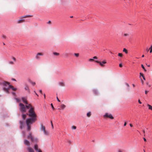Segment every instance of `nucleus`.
<instances>
[{
	"mask_svg": "<svg viewBox=\"0 0 152 152\" xmlns=\"http://www.w3.org/2000/svg\"><path fill=\"white\" fill-rule=\"evenodd\" d=\"M3 84L4 86L3 90L7 93H10L9 90L10 89H11L13 91H15L16 90V88H14L13 86L10 85L8 82L4 81L3 82Z\"/></svg>",
	"mask_w": 152,
	"mask_h": 152,
	"instance_id": "nucleus-1",
	"label": "nucleus"
},
{
	"mask_svg": "<svg viewBox=\"0 0 152 152\" xmlns=\"http://www.w3.org/2000/svg\"><path fill=\"white\" fill-rule=\"evenodd\" d=\"M28 113L29 114L28 115L31 118H28V119L32 120V121H35L36 120L37 115L35 113L34 107L31 108L28 111Z\"/></svg>",
	"mask_w": 152,
	"mask_h": 152,
	"instance_id": "nucleus-2",
	"label": "nucleus"
},
{
	"mask_svg": "<svg viewBox=\"0 0 152 152\" xmlns=\"http://www.w3.org/2000/svg\"><path fill=\"white\" fill-rule=\"evenodd\" d=\"M35 121H32V120L30 119H27L26 121V124L27 126V130L30 131L31 129V126L30 124H32Z\"/></svg>",
	"mask_w": 152,
	"mask_h": 152,
	"instance_id": "nucleus-3",
	"label": "nucleus"
},
{
	"mask_svg": "<svg viewBox=\"0 0 152 152\" xmlns=\"http://www.w3.org/2000/svg\"><path fill=\"white\" fill-rule=\"evenodd\" d=\"M20 111L23 112H25L26 111V106L23 104L20 103Z\"/></svg>",
	"mask_w": 152,
	"mask_h": 152,
	"instance_id": "nucleus-4",
	"label": "nucleus"
},
{
	"mask_svg": "<svg viewBox=\"0 0 152 152\" xmlns=\"http://www.w3.org/2000/svg\"><path fill=\"white\" fill-rule=\"evenodd\" d=\"M40 129L41 130L43 131L44 134L46 135H48V132L47 131L45 130V126H44L42 125H41Z\"/></svg>",
	"mask_w": 152,
	"mask_h": 152,
	"instance_id": "nucleus-5",
	"label": "nucleus"
},
{
	"mask_svg": "<svg viewBox=\"0 0 152 152\" xmlns=\"http://www.w3.org/2000/svg\"><path fill=\"white\" fill-rule=\"evenodd\" d=\"M103 116L104 118H109L112 119L114 118V117L112 116V114L108 113H106Z\"/></svg>",
	"mask_w": 152,
	"mask_h": 152,
	"instance_id": "nucleus-6",
	"label": "nucleus"
},
{
	"mask_svg": "<svg viewBox=\"0 0 152 152\" xmlns=\"http://www.w3.org/2000/svg\"><path fill=\"white\" fill-rule=\"evenodd\" d=\"M32 17V16L31 15H27L21 17V19H20V23H23L24 21L25 20L23 19V18H25L28 17Z\"/></svg>",
	"mask_w": 152,
	"mask_h": 152,
	"instance_id": "nucleus-7",
	"label": "nucleus"
},
{
	"mask_svg": "<svg viewBox=\"0 0 152 152\" xmlns=\"http://www.w3.org/2000/svg\"><path fill=\"white\" fill-rule=\"evenodd\" d=\"M43 55V53H38L35 56V58L37 59H39L40 58V56H42Z\"/></svg>",
	"mask_w": 152,
	"mask_h": 152,
	"instance_id": "nucleus-8",
	"label": "nucleus"
},
{
	"mask_svg": "<svg viewBox=\"0 0 152 152\" xmlns=\"http://www.w3.org/2000/svg\"><path fill=\"white\" fill-rule=\"evenodd\" d=\"M95 61L97 62V63H99L100 66H104V65L103 64H106V62L105 61H103L102 62L97 61Z\"/></svg>",
	"mask_w": 152,
	"mask_h": 152,
	"instance_id": "nucleus-9",
	"label": "nucleus"
},
{
	"mask_svg": "<svg viewBox=\"0 0 152 152\" xmlns=\"http://www.w3.org/2000/svg\"><path fill=\"white\" fill-rule=\"evenodd\" d=\"M28 138L29 139H31L32 142L34 141V139L32 135V133H30L29 135L28 136Z\"/></svg>",
	"mask_w": 152,
	"mask_h": 152,
	"instance_id": "nucleus-10",
	"label": "nucleus"
},
{
	"mask_svg": "<svg viewBox=\"0 0 152 152\" xmlns=\"http://www.w3.org/2000/svg\"><path fill=\"white\" fill-rule=\"evenodd\" d=\"M23 102L26 104H28V102L27 101V98L26 97H22L21 98Z\"/></svg>",
	"mask_w": 152,
	"mask_h": 152,
	"instance_id": "nucleus-11",
	"label": "nucleus"
},
{
	"mask_svg": "<svg viewBox=\"0 0 152 152\" xmlns=\"http://www.w3.org/2000/svg\"><path fill=\"white\" fill-rule=\"evenodd\" d=\"M12 95L14 96H15V93L14 92H12ZM15 99V100L16 102H19V99L17 98H16L15 96H14Z\"/></svg>",
	"mask_w": 152,
	"mask_h": 152,
	"instance_id": "nucleus-12",
	"label": "nucleus"
},
{
	"mask_svg": "<svg viewBox=\"0 0 152 152\" xmlns=\"http://www.w3.org/2000/svg\"><path fill=\"white\" fill-rule=\"evenodd\" d=\"M24 89L25 90L27 91L29 93H30V89L29 88L28 86L27 85H26L25 86L24 88Z\"/></svg>",
	"mask_w": 152,
	"mask_h": 152,
	"instance_id": "nucleus-13",
	"label": "nucleus"
},
{
	"mask_svg": "<svg viewBox=\"0 0 152 152\" xmlns=\"http://www.w3.org/2000/svg\"><path fill=\"white\" fill-rule=\"evenodd\" d=\"M24 144L28 146H29L30 145V142L29 141L27 140H25L24 141Z\"/></svg>",
	"mask_w": 152,
	"mask_h": 152,
	"instance_id": "nucleus-14",
	"label": "nucleus"
},
{
	"mask_svg": "<svg viewBox=\"0 0 152 152\" xmlns=\"http://www.w3.org/2000/svg\"><path fill=\"white\" fill-rule=\"evenodd\" d=\"M28 152H34V150L31 148L29 147L27 148Z\"/></svg>",
	"mask_w": 152,
	"mask_h": 152,
	"instance_id": "nucleus-15",
	"label": "nucleus"
},
{
	"mask_svg": "<svg viewBox=\"0 0 152 152\" xmlns=\"http://www.w3.org/2000/svg\"><path fill=\"white\" fill-rule=\"evenodd\" d=\"M66 107V106L64 104H62L60 106V107L61 108H58V109H61L64 110Z\"/></svg>",
	"mask_w": 152,
	"mask_h": 152,
	"instance_id": "nucleus-16",
	"label": "nucleus"
},
{
	"mask_svg": "<svg viewBox=\"0 0 152 152\" xmlns=\"http://www.w3.org/2000/svg\"><path fill=\"white\" fill-rule=\"evenodd\" d=\"M93 93L95 95H97L98 94V91L96 89H94L93 90Z\"/></svg>",
	"mask_w": 152,
	"mask_h": 152,
	"instance_id": "nucleus-17",
	"label": "nucleus"
},
{
	"mask_svg": "<svg viewBox=\"0 0 152 152\" xmlns=\"http://www.w3.org/2000/svg\"><path fill=\"white\" fill-rule=\"evenodd\" d=\"M63 55L65 58H67L69 56L68 54L66 53H63Z\"/></svg>",
	"mask_w": 152,
	"mask_h": 152,
	"instance_id": "nucleus-18",
	"label": "nucleus"
},
{
	"mask_svg": "<svg viewBox=\"0 0 152 152\" xmlns=\"http://www.w3.org/2000/svg\"><path fill=\"white\" fill-rule=\"evenodd\" d=\"M26 108L27 109H29V108H31V107H32L31 105V104H29L28 105H26Z\"/></svg>",
	"mask_w": 152,
	"mask_h": 152,
	"instance_id": "nucleus-19",
	"label": "nucleus"
},
{
	"mask_svg": "<svg viewBox=\"0 0 152 152\" xmlns=\"http://www.w3.org/2000/svg\"><path fill=\"white\" fill-rule=\"evenodd\" d=\"M34 148L36 151L39 150L38 148V146L37 144H36L34 145Z\"/></svg>",
	"mask_w": 152,
	"mask_h": 152,
	"instance_id": "nucleus-20",
	"label": "nucleus"
},
{
	"mask_svg": "<svg viewBox=\"0 0 152 152\" xmlns=\"http://www.w3.org/2000/svg\"><path fill=\"white\" fill-rule=\"evenodd\" d=\"M27 115H28V114H23L22 115V117L23 119L24 120L26 119Z\"/></svg>",
	"mask_w": 152,
	"mask_h": 152,
	"instance_id": "nucleus-21",
	"label": "nucleus"
},
{
	"mask_svg": "<svg viewBox=\"0 0 152 152\" xmlns=\"http://www.w3.org/2000/svg\"><path fill=\"white\" fill-rule=\"evenodd\" d=\"M29 82H30L32 85L33 86H34L36 84V83L34 82H33L30 80H29L28 81Z\"/></svg>",
	"mask_w": 152,
	"mask_h": 152,
	"instance_id": "nucleus-22",
	"label": "nucleus"
},
{
	"mask_svg": "<svg viewBox=\"0 0 152 152\" xmlns=\"http://www.w3.org/2000/svg\"><path fill=\"white\" fill-rule=\"evenodd\" d=\"M60 86H65L64 83L63 82H60L59 83Z\"/></svg>",
	"mask_w": 152,
	"mask_h": 152,
	"instance_id": "nucleus-23",
	"label": "nucleus"
},
{
	"mask_svg": "<svg viewBox=\"0 0 152 152\" xmlns=\"http://www.w3.org/2000/svg\"><path fill=\"white\" fill-rule=\"evenodd\" d=\"M147 106L148 107V108L150 110H152V106L149 104H148Z\"/></svg>",
	"mask_w": 152,
	"mask_h": 152,
	"instance_id": "nucleus-24",
	"label": "nucleus"
},
{
	"mask_svg": "<svg viewBox=\"0 0 152 152\" xmlns=\"http://www.w3.org/2000/svg\"><path fill=\"white\" fill-rule=\"evenodd\" d=\"M123 51L125 53H126L127 54L128 53V51L125 48H124L123 49Z\"/></svg>",
	"mask_w": 152,
	"mask_h": 152,
	"instance_id": "nucleus-25",
	"label": "nucleus"
},
{
	"mask_svg": "<svg viewBox=\"0 0 152 152\" xmlns=\"http://www.w3.org/2000/svg\"><path fill=\"white\" fill-rule=\"evenodd\" d=\"M53 54L55 56H58L59 55V53L57 52H53Z\"/></svg>",
	"mask_w": 152,
	"mask_h": 152,
	"instance_id": "nucleus-26",
	"label": "nucleus"
},
{
	"mask_svg": "<svg viewBox=\"0 0 152 152\" xmlns=\"http://www.w3.org/2000/svg\"><path fill=\"white\" fill-rule=\"evenodd\" d=\"M91 115V112H88V113H87V116L88 117H90Z\"/></svg>",
	"mask_w": 152,
	"mask_h": 152,
	"instance_id": "nucleus-27",
	"label": "nucleus"
},
{
	"mask_svg": "<svg viewBox=\"0 0 152 152\" xmlns=\"http://www.w3.org/2000/svg\"><path fill=\"white\" fill-rule=\"evenodd\" d=\"M74 55L75 56L77 57L79 56V53H75Z\"/></svg>",
	"mask_w": 152,
	"mask_h": 152,
	"instance_id": "nucleus-28",
	"label": "nucleus"
},
{
	"mask_svg": "<svg viewBox=\"0 0 152 152\" xmlns=\"http://www.w3.org/2000/svg\"><path fill=\"white\" fill-rule=\"evenodd\" d=\"M149 50H150V53H151L152 52V45L151 46V47L149 48Z\"/></svg>",
	"mask_w": 152,
	"mask_h": 152,
	"instance_id": "nucleus-29",
	"label": "nucleus"
},
{
	"mask_svg": "<svg viewBox=\"0 0 152 152\" xmlns=\"http://www.w3.org/2000/svg\"><path fill=\"white\" fill-rule=\"evenodd\" d=\"M76 128V127L74 126H72V129H75Z\"/></svg>",
	"mask_w": 152,
	"mask_h": 152,
	"instance_id": "nucleus-30",
	"label": "nucleus"
},
{
	"mask_svg": "<svg viewBox=\"0 0 152 152\" xmlns=\"http://www.w3.org/2000/svg\"><path fill=\"white\" fill-rule=\"evenodd\" d=\"M129 35V34L127 33H125L124 34V36H127Z\"/></svg>",
	"mask_w": 152,
	"mask_h": 152,
	"instance_id": "nucleus-31",
	"label": "nucleus"
},
{
	"mask_svg": "<svg viewBox=\"0 0 152 152\" xmlns=\"http://www.w3.org/2000/svg\"><path fill=\"white\" fill-rule=\"evenodd\" d=\"M118 56L120 57H122V54L121 53H119Z\"/></svg>",
	"mask_w": 152,
	"mask_h": 152,
	"instance_id": "nucleus-32",
	"label": "nucleus"
},
{
	"mask_svg": "<svg viewBox=\"0 0 152 152\" xmlns=\"http://www.w3.org/2000/svg\"><path fill=\"white\" fill-rule=\"evenodd\" d=\"M2 38H3V39H5L6 38V36L3 35H2Z\"/></svg>",
	"mask_w": 152,
	"mask_h": 152,
	"instance_id": "nucleus-33",
	"label": "nucleus"
},
{
	"mask_svg": "<svg viewBox=\"0 0 152 152\" xmlns=\"http://www.w3.org/2000/svg\"><path fill=\"white\" fill-rule=\"evenodd\" d=\"M89 61H94V59L92 58H90L89 59Z\"/></svg>",
	"mask_w": 152,
	"mask_h": 152,
	"instance_id": "nucleus-34",
	"label": "nucleus"
},
{
	"mask_svg": "<svg viewBox=\"0 0 152 152\" xmlns=\"http://www.w3.org/2000/svg\"><path fill=\"white\" fill-rule=\"evenodd\" d=\"M9 64H14L13 62H12V61H9Z\"/></svg>",
	"mask_w": 152,
	"mask_h": 152,
	"instance_id": "nucleus-35",
	"label": "nucleus"
},
{
	"mask_svg": "<svg viewBox=\"0 0 152 152\" xmlns=\"http://www.w3.org/2000/svg\"><path fill=\"white\" fill-rule=\"evenodd\" d=\"M51 107H52V108L53 110H54V107H53V104H52V103H51Z\"/></svg>",
	"mask_w": 152,
	"mask_h": 152,
	"instance_id": "nucleus-36",
	"label": "nucleus"
},
{
	"mask_svg": "<svg viewBox=\"0 0 152 152\" xmlns=\"http://www.w3.org/2000/svg\"><path fill=\"white\" fill-rule=\"evenodd\" d=\"M67 142L69 144H71V141L69 140H67Z\"/></svg>",
	"mask_w": 152,
	"mask_h": 152,
	"instance_id": "nucleus-37",
	"label": "nucleus"
},
{
	"mask_svg": "<svg viewBox=\"0 0 152 152\" xmlns=\"http://www.w3.org/2000/svg\"><path fill=\"white\" fill-rule=\"evenodd\" d=\"M141 67H142V68L143 69H144V68H145V67H144V66H143V64H141Z\"/></svg>",
	"mask_w": 152,
	"mask_h": 152,
	"instance_id": "nucleus-38",
	"label": "nucleus"
},
{
	"mask_svg": "<svg viewBox=\"0 0 152 152\" xmlns=\"http://www.w3.org/2000/svg\"><path fill=\"white\" fill-rule=\"evenodd\" d=\"M119 67H121L122 66V64H119Z\"/></svg>",
	"mask_w": 152,
	"mask_h": 152,
	"instance_id": "nucleus-39",
	"label": "nucleus"
},
{
	"mask_svg": "<svg viewBox=\"0 0 152 152\" xmlns=\"http://www.w3.org/2000/svg\"><path fill=\"white\" fill-rule=\"evenodd\" d=\"M56 98H57V101H58V102H60V100H59V99H58V97H57H57H56Z\"/></svg>",
	"mask_w": 152,
	"mask_h": 152,
	"instance_id": "nucleus-40",
	"label": "nucleus"
},
{
	"mask_svg": "<svg viewBox=\"0 0 152 152\" xmlns=\"http://www.w3.org/2000/svg\"><path fill=\"white\" fill-rule=\"evenodd\" d=\"M48 24H50L51 23V21H49L48 22Z\"/></svg>",
	"mask_w": 152,
	"mask_h": 152,
	"instance_id": "nucleus-41",
	"label": "nucleus"
},
{
	"mask_svg": "<svg viewBox=\"0 0 152 152\" xmlns=\"http://www.w3.org/2000/svg\"><path fill=\"white\" fill-rule=\"evenodd\" d=\"M138 102L140 104H142V102H141V101H140V99H139L138 100Z\"/></svg>",
	"mask_w": 152,
	"mask_h": 152,
	"instance_id": "nucleus-42",
	"label": "nucleus"
},
{
	"mask_svg": "<svg viewBox=\"0 0 152 152\" xmlns=\"http://www.w3.org/2000/svg\"><path fill=\"white\" fill-rule=\"evenodd\" d=\"M140 76H142V77H143V76H144L143 74L141 73H140Z\"/></svg>",
	"mask_w": 152,
	"mask_h": 152,
	"instance_id": "nucleus-43",
	"label": "nucleus"
},
{
	"mask_svg": "<svg viewBox=\"0 0 152 152\" xmlns=\"http://www.w3.org/2000/svg\"><path fill=\"white\" fill-rule=\"evenodd\" d=\"M93 58L95 59H96L97 58V57L96 56H95Z\"/></svg>",
	"mask_w": 152,
	"mask_h": 152,
	"instance_id": "nucleus-44",
	"label": "nucleus"
},
{
	"mask_svg": "<svg viewBox=\"0 0 152 152\" xmlns=\"http://www.w3.org/2000/svg\"><path fill=\"white\" fill-rule=\"evenodd\" d=\"M37 151L38 152H42V151L40 149H39L38 151Z\"/></svg>",
	"mask_w": 152,
	"mask_h": 152,
	"instance_id": "nucleus-45",
	"label": "nucleus"
},
{
	"mask_svg": "<svg viewBox=\"0 0 152 152\" xmlns=\"http://www.w3.org/2000/svg\"><path fill=\"white\" fill-rule=\"evenodd\" d=\"M39 91V92L41 94H42V90H40Z\"/></svg>",
	"mask_w": 152,
	"mask_h": 152,
	"instance_id": "nucleus-46",
	"label": "nucleus"
},
{
	"mask_svg": "<svg viewBox=\"0 0 152 152\" xmlns=\"http://www.w3.org/2000/svg\"><path fill=\"white\" fill-rule=\"evenodd\" d=\"M148 92V91H145V94H147Z\"/></svg>",
	"mask_w": 152,
	"mask_h": 152,
	"instance_id": "nucleus-47",
	"label": "nucleus"
},
{
	"mask_svg": "<svg viewBox=\"0 0 152 152\" xmlns=\"http://www.w3.org/2000/svg\"><path fill=\"white\" fill-rule=\"evenodd\" d=\"M34 92L37 95V96H39V95L37 94L35 91H34Z\"/></svg>",
	"mask_w": 152,
	"mask_h": 152,
	"instance_id": "nucleus-48",
	"label": "nucleus"
},
{
	"mask_svg": "<svg viewBox=\"0 0 152 152\" xmlns=\"http://www.w3.org/2000/svg\"><path fill=\"white\" fill-rule=\"evenodd\" d=\"M12 59H13L14 61H15V60H16V59H15V58H14V57H13Z\"/></svg>",
	"mask_w": 152,
	"mask_h": 152,
	"instance_id": "nucleus-49",
	"label": "nucleus"
},
{
	"mask_svg": "<svg viewBox=\"0 0 152 152\" xmlns=\"http://www.w3.org/2000/svg\"><path fill=\"white\" fill-rule=\"evenodd\" d=\"M126 122H125L124 123V126H126Z\"/></svg>",
	"mask_w": 152,
	"mask_h": 152,
	"instance_id": "nucleus-50",
	"label": "nucleus"
},
{
	"mask_svg": "<svg viewBox=\"0 0 152 152\" xmlns=\"http://www.w3.org/2000/svg\"><path fill=\"white\" fill-rule=\"evenodd\" d=\"M143 139H144V141L145 142L146 141V140L145 138H143Z\"/></svg>",
	"mask_w": 152,
	"mask_h": 152,
	"instance_id": "nucleus-51",
	"label": "nucleus"
},
{
	"mask_svg": "<svg viewBox=\"0 0 152 152\" xmlns=\"http://www.w3.org/2000/svg\"><path fill=\"white\" fill-rule=\"evenodd\" d=\"M44 98L45 99L46 98V97H45V94H44Z\"/></svg>",
	"mask_w": 152,
	"mask_h": 152,
	"instance_id": "nucleus-52",
	"label": "nucleus"
},
{
	"mask_svg": "<svg viewBox=\"0 0 152 152\" xmlns=\"http://www.w3.org/2000/svg\"><path fill=\"white\" fill-rule=\"evenodd\" d=\"M130 126L131 127H132L133 126V125L132 124H130Z\"/></svg>",
	"mask_w": 152,
	"mask_h": 152,
	"instance_id": "nucleus-53",
	"label": "nucleus"
},
{
	"mask_svg": "<svg viewBox=\"0 0 152 152\" xmlns=\"http://www.w3.org/2000/svg\"><path fill=\"white\" fill-rule=\"evenodd\" d=\"M142 77H143V79L144 80H145V77L144 76H143Z\"/></svg>",
	"mask_w": 152,
	"mask_h": 152,
	"instance_id": "nucleus-54",
	"label": "nucleus"
},
{
	"mask_svg": "<svg viewBox=\"0 0 152 152\" xmlns=\"http://www.w3.org/2000/svg\"><path fill=\"white\" fill-rule=\"evenodd\" d=\"M12 80H14V81H16V80L15 79H14V78H12Z\"/></svg>",
	"mask_w": 152,
	"mask_h": 152,
	"instance_id": "nucleus-55",
	"label": "nucleus"
},
{
	"mask_svg": "<svg viewBox=\"0 0 152 152\" xmlns=\"http://www.w3.org/2000/svg\"><path fill=\"white\" fill-rule=\"evenodd\" d=\"M144 69V71L145 72H146V69H145V68H144V69Z\"/></svg>",
	"mask_w": 152,
	"mask_h": 152,
	"instance_id": "nucleus-56",
	"label": "nucleus"
},
{
	"mask_svg": "<svg viewBox=\"0 0 152 152\" xmlns=\"http://www.w3.org/2000/svg\"><path fill=\"white\" fill-rule=\"evenodd\" d=\"M126 85L127 86L129 87V85L128 83H127L126 84Z\"/></svg>",
	"mask_w": 152,
	"mask_h": 152,
	"instance_id": "nucleus-57",
	"label": "nucleus"
},
{
	"mask_svg": "<svg viewBox=\"0 0 152 152\" xmlns=\"http://www.w3.org/2000/svg\"><path fill=\"white\" fill-rule=\"evenodd\" d=\"M146 64L148 66V67L150 66V65H147V64Z\"/></svg>",
	"mask_w": 152,
	"mask_h": 152,
	"instance_id": "nucleus-58",
	"label": "nucleus"
},
{
	"mask_svg": "<svg viewBox=\"0 0 152 152\" xmlns=\"http://www.w3.org/2000/svg\"><path fill=\"white\" fill-rule=\"evenodd\" d=\"M52 129H53V124H52Z\"/></svg>",
	"mask_w": 152,
	"mask_h": 152,
	"instance_id": "nucleus-59",
	"label": "nucleus"
},
{
	"mask_svg": "<svg viewBox=\"0 0 152 152\" xmlns=\"http://www.w3.org/2000/svg\"><path fill=\"white\" fill-rule=\"evenodd\" d=\"M143 133H144V134H145V130H143Z\"/></svg>",
	"mask_w": 152,
	"mask_h": 152,
	"instance_id": "nucleus-60",
	"label": "nucleus"
},
{
	"mask_svg": "<svg viewBox=\"0 0 152 152\" xmlns=\"http://www.w3.org/2000/svg\"><path fill=\"white\" fill-rule=\"evenodd\" d=\"M144 55H143L142 56V57H144Z\"/></svg>",
	"mask_w": 152,
	"mask_h": 152,
	"instance_id": "nucleus-61",
	"label": "nucleus"
},
{
	"mask_svg": "<svg viewBox=\"0 0 152 152\" xmlns=\"http://www.w3.org/2000/svg\"><path fill=\"white\" fill-rule=\"evenodd\" d=\"M51 126L52 125V124H53V123H52V121H51Z\"/></svg>",
	"mask_w": 152,
	"mask_h": 152,
	"instance_id": "nucleus-62",
	"label": "nucleus"
},
{
	"mask_svg": "<svg viewBox=\"0 0 152 152\" xmlns=\"http://www.w3.org/2000/svg\"><path fill=\"white\" fill-rule=\"evenodd\" d=\"M133 86L134 87L135 86L134 84H133Z\"/></svg>",
	"mask_w": 152,
	"mask_h": 152,
	"instance_id": "nucleus-63",
	"label": "nucleus"
},
{
	"mask_svg": "<svg viewBox=\"0 0 152 152\" xmlns=\"http://www.w3.org/2000/svg\"><path fill=\"white\" fill-rule=\"evenodd\" d=\"M119 152H122L121 151H119Z\"/></svg>",
	"mask_w": 152,
	"mask_h": 152,
	"instance_id": "nucleus-64",
	"label": "nucleus"
}]
</instances>
